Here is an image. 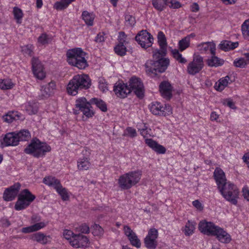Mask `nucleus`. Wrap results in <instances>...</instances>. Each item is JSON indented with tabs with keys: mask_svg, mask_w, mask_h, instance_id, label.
<instances>
[{
	"mask_svg": "<svg viewBox=\"0 0 249 249\" xmlns=\"http://www.w3.org/2000/svg\"><path fill=\"white\" fill-rule=\"evenodd\" d=\"M166 54H162L160 51L155 49L153 52V57L155 60H149L145 64V71L148 75L153 77L157 72L162 73L165 71L170 64L169 59L163 57Z\"/></svg>",
	"mask_w": 249,
	"mask_h": 249,
	"instance_id": "1",
	"label": "nucleus"
},
{
	"mask_svg": "<svg viewBox=\"0 0 249 249\" xmlns=\"http://www.w3.org/2000/svg\"><path fill=\"white\" fill-rule=\"evenodd\" d=\"M91 86V80L87 74H77L69 82L66 90L71 95L75 96L78 92V90L87 89Z\"/></svg>",
	"mask_w": 249,
	"mask_h": 249,
	"instance_id": "2",
	"label": "nucleus"
},
{
	"mask_svg": "<svg viewBox=\"0 0 249 249\" xmlns=\"http://www.w3.org/2000/svg\"><path fill=\"white\" fill-rule=\"evenodd\" d=\"M86 55L80 48L70 49L66 53L67 61L70 65L83 70L88 66Z\"/></svg>",
	"mask_w": 249,
	"mask_h": 249,
	"instance_id": "3",
	"label": "nucleus"
},
{
	"mask_svg": "<svg viewBox=\"0 0 249 249\" xmlns=\"http://www.w3.org/2000/svg\"><path fill=\"white\" fill-rule=\"evenodd\" d=\"M51 151V146L46 142L36 138L33 139L24 149V152L37 158H43Z\"/></svg>",
	"mask_w": 249,
	"mask_h": 249,
	"instance_id": "4",
	"label": "nucleus"
},
{
	"mask_svg": "<svg viewBox=\"0 0 249 249\" xmlns=\"http://www.w3.org/2000/svg\"><path fill=\"white\" fill-rule=\"evenodd\" d=\"M137 128L141 135L145 139V142L150 148L159 154H164L166 151V149L162 145L160 144L156 141L149 137L153 136L151 134V130L148 128L144 123L137 124Z\"/></svg>",
	"mask_w": 249,
	"mask_h": 249,
	"instance_id": "5",
	"label": "nucleus"
},
{
	"mask_svg": "<svg viewBox=\"0 0 249 249\" xmlns=\"http://www.w3.org/2000/svg\"><path fill=\"white\" fill-rule=\"evenodd\" d=\"M142 176V171L140 170L131 171L125 173L119 178V187L123 189H129L140 182Z\"/></svg>",
	"mask_w": 249,
	"mask_h": 249,
	"instance_id": "6",
	"label": "nucleus"
},
{
	"mask_svg": "<svg viewBox=\"0 0 249 249\" xmlns=\"http://www.w3.org/2000/svg\"><path fill=\"white\" fill-rule=\"evenodd\" d=\"M223 197L231 204L236 205L239 197V190L234 184L230 182L219 189Z\"/></svg>",
	"mask_w": 249,
	"mask_h": 249,
	"instance_id": "7",
	"label": "nucleus"
},
{
	"mask_svg": "<svg viewBox=\"0 0 249 249\" xmlns=\"http://www.w3.org/2000/svg\"><path fill=\"white\" fill-rule=\"evenodd\" d=\"M36 196L29 190L24 189L18 194V198L15 205L17 211H20L27 208L35 199Z\"/></svg>",
	"mask_w": 249,
	"mask_h": 249,
	"instance_id": "8",
	"label": "nucleus"
},
{
	"mask_svg": "<svg viewBox=\"0 0 249 249\" xmlns=\"http://www.w3.org/2000/svg\"><path fill=\"white\" fill-rule=\"evenodd\" d=\"M150 112L155 115L166 117L173 113L172 107L167 104L153 102L149 105Z\"/></svg>",
	"mask_w": 249,
	"mask_h": 249,
	"instance_id": "9",
	"label": "nucleus"
},
{
	"mask_svg": "<svg viewBox=\"0 0 249 249\" xmlns=\"http://www.w3.org/2000/svg\"><path fill=\"white\" fill-rule=\"evenodd\" d=\"M204 67L203 57L195 53L193 56V60L189 62L187 67V72L192 75L199 73Z\"/></svg>",
	"mask_w": 249,
	"mask_h": 249,
	"instance_id": "10",
	"label": "nucleus"
},
{
	"mask_svg": "<svg viewBox=\"0 0 249 249\" xmlns=\"http://www.w3.org/2000/svg\"><path fill=\"white\" fill-rule=\"evenodd\" d=\"M136 41L144 49L152 46L154 39L152 36L146 30L140 31L135 37Z\"/></svg>",
	"mask_w": 249,
	"mask_h": 249,
	"instance_id": "11",
	"label": "nucleus"
},
{
	"mask_svg": "<svg viewBox=\"0 0 249 249\" xmlns=\"http://www.w3.org/2000/svg\"><path fill=\"white\" fill-rule=\"evenodd\" d=\"M218 226L206 220L200 221L198 225L199 231L204 235L213 236Z\"/></svg>",
	"mask_w": 249,
	"mask_h": 249,
	"instance_id": "12",
	"label": "nucleus"
},
{
	"mask_svg": "<svg viewBox=\"0 0 249 249\" xmlns=\"http://www.w3.org/2000/svg\"><path fill=\"white\" fill-rule=\"evenodd\" d=\"M158 231L155 228L150 229L144 239V244L148 249H156L158 245Z\"/></svg>",
	"mask_w": 249,
	"mask_h": 249,
	"instance_id": "13",
	"label": "nucleus"
},
{
	"mask_svg": "<svg viewBox=\"0 0 249 249\" xmlns=\"http://www.w3.org/2000/svg\"><path fill=\"white\" fill-rule=\"evenodd\" d=\"M118 43L114 47L116 53L120 56H124L126 52L127 44L128 40L124 32H120L118 37Z\"/></svg>",
	"mask_w": 249,
	"mask_h": 249,
	"instance_id": "14",
	"label": "nucleus"
},
{
	"mask_svg": "<svg viewBox=\"0 0 249 249\" xmlns=\"http://www.w3.org/2000/svg\"><path fill=\"white\" fill-rule=\"evenodd\" d=\"M18 144L15 132H9L0 136V147L16 146Z\"/></svg>",
	"mask_w": 249,
	"mask_h": 249,
	"instance_id": "15",
	"label": "nucleus"
},
{
	"mask_svg": "<svg viewBox=\"0 0 249 249\" xmlns=\"http://www.w3.org/2000/svg\"><path fill=\"white\" fill-rule=\"evenodd\" d=\"M129 88L136 95L141 98L143 96L144 87L141 79L136 77H131L129 81Z\"/></svg>",
	"mask_w": 249,
	"mask_h": 249,
	"instance_id": "16",
	"label": "nucleus"
},
{
	"mask_svg": "<svg viewBox=\"0 0 249 249\" xmlns=\"http://www.w3.org/2000/svg\"><path fill=\"white\" fill-rule=\"evenodd\" d=\"M123 231L130 244L137 249L140 248L142 245L141 242L136 233L129 226L126 225L124 226Z\"/></svg>",
	"mask_w": 249,
	"mask_h": 249,
	"instance_id": "17",
	"label": "nucleus"
},
{
	"mask_svg": "<svg viewBox=\"0 0 249 249\" xmlns=\"http://www.w3.org/2000/svg\"><path fill=\"white\" fill-rule=\"evenodd\" d=\"M70 245L74 248L85 249L89 246V241L86 236L78 234L70 241Z\"/></svg>",
	"mask_w": 249,
	"mask_h": 249,
	"instance_id": "18",
	"label": "nucleus"
},
{
	"mask_svg": "<svg viewBox=\"0 0 249 249\" xmlns=\"http://www.w3.org/2000/svg\"><path fill=\"white\" fill-rule=\"evenodd\" d=\"M32 70L35 76L38 79H43L46 76V72L42 64L36 58L32 60Z\"/></svg>",
	"mask_w": 249,
	"mask_h": 249,
	"instance_id": "19",
	"label": "nucleus"
},
{
	"mask_svg": "<svg viewBox=\"0 0 249 249\" xmlns=\"http://www.w3.org/2000/svg\"><path fill=\"white\" fill-rule=\"evenodd\" d=\"M196 49L202 54L210 52L212 54H215L216 45L213 41L201 42L196 45Z\"/></svg>",
	"mask_w": 249,
	"mask_h": 249,
	"instance_id": "20",
	"label": "nucleus"
},
{
	"mask_svg": "<svg viewBox=\"0 0 249 249\" xmlns=\"http://www.w3.org/2000/svg\"><path fill=\"white\" fill-rule=\"evenodd\" d=\"M113 90L116 96L120 98H125L131 92L127 84L121 82L115 84Z\"/></svg>",
	"mask_w": 249,
	"mask_h": 249,
	"instance_id": "21",
	"label": "nucleus"
},
{
	"mask_svg": "<svg viewBox=\"0 0 249 249\" xmlns=\"http://www.w3.org/2000/svg\"><path fill=\"white\" fill-rule=\"evenodd\" d=\"M55 89V84L53 82H51L48 84L41 86L38 98L40 100L48 98L53 93Z\"/></svg>",
	"mask_w": 249,
	"mask_h": 249,
	"instance_id": "22",
	"label": "nucleus"
},
{
	"mask_svg": "<svg viewBox=\"0 0 249 249\" xmlns=\"http://www.w3.org/2000/svg\"><path fill=\"white\" fill-rule=\"evenodd\" d=\"M213 237L222 243L228 244L231 241V235L224 228L219 226Z\"/></svg>",
	"mask_w": 249,
	"mask_h": 249,
	"instance_id": "23",
	"label": "nucleus"
},
{
	"mask_svg": "<svg viewBox=\"0 0 249 249\" xmlns=\"http://www.w3.org/2000/svg\"><path fill=\"white\" fill-rule=\"evenodd\" d=\"M20 186L19 183H16L7 189L3 194V197L4 199L8 201L13 200L18 195Z\"/></svg>",
	"mask_w": 249,
	"mask_h": 249,
	"instance_id": "24",
	"label": "nucleus"
},
{
	"mask_svg": "<svg viewBox=\"0 0 249 249\" xmlns=\"http://www.w3.org/2000/svg\"><path fill=\"white\" fill-rule=\"evenodd\" d=\"M160 92L164 98L169 99L172 96L173 88L171 84L168 81H163L159 86Z\"/></svg>",
	"mask_w": 249,
	"mask_h": 249,
	"instance_id": "25",
	"label": "nucleus"
},
{
	"mask_svg": "<svg viewBox=\"0 0 249 249\" xmlns=\"http://www.w3.org/2000/svg\"><path fill=\"white\" fill-rule=\"evenodd\" d=\"M214 178L218 189L228 184L225 174L220 168H216L213 173Z\"/></svg>",
	"mask_w": 249,
	"mask_h": 249,
	"instance_id": "26",
	"label": "nucleus"
},
{
	"mask_svg": "<svg viewBox=\"0 0 249 249\" xmlns=\"http://www.w3.org/2000/svg\"><path fill=\"white\" fill-rule=\"evenodd\" d=\"M231 83V77L226 76L219 79L214 85V89L218 91H223Z\"/></svg>",
	"mask_w": 249,
	"mask_h": 249,
	"instance_id": "27",
	"label": "nucleus"
},
{
	"mask_svg": "<svg viewBox=\"0 0 249 249\" xmlns=\"http://www.w3.org/2000/svg\"><path fill=\"white\" fill-rule=\"evenodd\" d=\"M158 43L160 47V52L162 54H166L167 42L166 37L164 33L159 31L157 35Z\"/></svg>",
	"mask_w": 249,
	"mask_h": 249,
	"instance_id": "28",
	"label": "nucleus"
},
{
	"mask_svg": "<svg viewBox=\"0 0 249 249\" xmlns=\"http://www.w3.org/2000/svg\"><path fill=\"white\" fill-rule=\"evenodd\" d=\"M22 108L28 114H35L38 111V104L33 101H28L23 105Z\"/></svg>",
	"mask_w": 249,
	"mask_h": 249,
	"instance_id": "29",
	"label": "nucleus"
},
{
	"mask_svg": "<svg viewBox=\"0 0 249 249\" xmlns=\"http://www.w3.org/2000/svg\"><path fill=\"white\" fill-rule=\"evenodd\" d=\"M249 64V53H245L241 57L236 58L233 61V65L237 68H245Z\"/></svg>",
	"mask_w": 249,
	"mask_h": 249,
	"instance_id": "30",
	"label": "nucleus"
},
{
	"mask_svg": "<svg viewBox=\"0 0 249 249\" xmlns=\"http://www.w3.org/2000/svg\"><path fill=\"white\" fill-rule=\"evenodd\" d=\"M16 86L15 81L8 77L0 79V89L2 90H10Z\"/></svg>",
	"mask_w": 249,
	"mask_h": 249,
	"instance_id": "31",
	"label": "nucleus"
},
{
	"mask_svg": "<svg viewBox=\"0 0 249 249\" xmlns=\"http://www.w3.org/2000/svg\"><path fill=\"white\" fill-rule=\"evenodd\" d=\"M195 36L196 35L194 33H192L179 40L178 43L179 50L182 52L188 48L190 46L191 39L194 38Z\"/></svg>",
	"mask_w": 249,
	"mask_h": 249,
	"instance_id": "32",
	"label": "nucleus"
},
{
	"mask_svg": "<svg viewBox=\"0 0 249 249\" xmlns=\"http://www.w3.org/2000/svg\"><path fill=\"white\" fill-rule=\"evenodd\" d=\"M47 223L45 222H40L36 223L32 226L23 228L21 232L24 233H28L38 231L44 228Z\"/></svg>",
	"mask_w": 249,
	"mask_h": 249,
	"instance_id": "33",
	"label": "nucleus"
},
{
	"mask_svg": "<svg viewBox=\"0 0 249 249\" xmlns=\"http://www.w3.org/2000/svg\"><path fill=\"white\" fill-rule=\"evenodd\" d=\"M91 166L89 159L86 157H79L77 161V169L80 171L89 170Z\"/></svg>",
	"mask_w": 249,
	"mask_h": 249,
	"instance_id": "34",
	"label": "nucleus"
},
{
	"mask_svg": "<svg viewBox=\"0 0 249 249\" xmlns=\"http://www.w3.org/2000/svg\"><path fill=\"white\" fill-rule=\"evenodd\" d=\"M196 227V222L189 220L186 223L184 227L182 228V231L186 236H190L194 233Z\"/></svg>",
	"mask_w": 249,
	"mask_h": 249,
	"instance_id": "35",
	"label": "nucleus"
},
{
	"mask_svg": "<svg viewBox=\"0 0 249 249\" xmlns=\"http://www.w3.org/2000/svg\"><path fill=\"white\" fill-rule=\"evenodd\" d=\"M21 113L18 111H10L3 116V119L4 122L8 123H12L14 120L22 119Z\"/></svg>",
	"mask_w": 249,
	"mask_h": 249,
	"instance_id": "36",
	"label": "nucleus"
},
{
	"mask_svg": "<svg viewBox=\"0 0 249 249\" xmlns=\"http://www.w3.org/2000/svg\"><path fill=\"white\" fill-rule=\"evenodd\" d=\"M81 17L87 26H92L93 25L95 15L93 12L84 11L82 12Z\"/></svg>",
	"mask_w": 249,
	"mask_h": 249,
	"instance_id": "37",
	"label": "nucleus"
},
{
	"mask_svg": "<svg viewBox=\"0 0 249 249\" xmlns=\"http://www.w3.org/2000/svg\"><path fill=\"white\" fill-rule=\"evenodd\" d=\"M31 239L33 241H36L42 244H46L51 240V238L49 236H46L41 232H37L33 234L31 236Z\"/></svg>",
	"mask_w": 249,
	"mask_h": 249,
	"instance_id": "38",
	"label": "nucleus"
},
{
	"mask_svg": "<svg viewBox=\"0 0 249 249\" xmlns=\"http://www.w3.org/2000/svg\"><path fill=\"white\" fill-rule=\"evenodd\" d=\"M239 45L238 42H232L229 40H223L221 42L219 48L225 51H228L236 48Z\"/></svg>",
	"mask_w": 249,
	"mask_h": 249,
	"instance_id": "39",
	"label": "nucleus"
},
{
	"mask_svg": "<svg viewBox=\"0 0 249 249\" xmlns=\"http://www.w3.org/2000/svg\"><path fill=\"white\" fill-rule=\"evenodd\" d=\"M43 182L46 185L53 188L55 190L57 189L61 185L58 179L52 176L44 178Z\"/></svg>",
	"mask_w": 249,
	"mask_h": 249,
	"instance_id": "40",
	"label": "nucleus"
},
{
	"mask_svg": "<svg viewBox=\"0 0 249 249\" xmlns=\"http://www.w3.org/2000/svg\"><path fill=\"white\" fill-rule=\"evenodd\" d=\"M18 143L21 141H26L31 138V134L27 129H22L19 131H15Z\"/></svg>",
	"mask_w": 249,
	"mask_h": 249,
	"instance_id": "41",
	"label": "nucleus"
},
{
	"mask_svg": "<svg viewBox=\"0 0 249 249\" xmlns=\"http://www.w3.org/2000/svg\"><path fill=\"white\" fill-rule=\"evenodd\" d=\"M211 57L207 60V64L210 67H218L221 66L224 64V61L214 55L212 54Z\"/></svg>",
	"mask_w": 249,
	"mask_h": 249,
	"instance_id": "42",
	"label": "nucleus"
},
{
	"mask_svg": "<svg viewBox=\"0 0 249 249\" xmlns=\"http://www.w3.org/2000/svg\"><path fill=\"white\" fill-rule=\"evenodd\" d=\"M90 104L87 100L84 97L78 98L75 101V107L79 109V110H82L84 108Z\"/></svg>",
	"mask_w": 249,
	"mask_h": 249,
	"instance_id": "43",
	"label": "nucleus"
},
{
	"mask_svg": "<svg viewBox=\"0 0 249 249\" xmlns=\"http://www.w3.org/2000/svg\"><path fill=\"white\" fill-rule=\"evenodd\" d=\"M153 7L158 11H161L167 6L168 2L166 0H152Z\"/></svg>",
	"mask_w": 249,
	"mask_h": 249,
	"instance_id": "44",
	"label": "nucleus"
},
{
	"mask_svg": "<svg viewBox=\"0 0 249 249\" xmlns=\"http://www.w3.org/2000/svg\"><path fill=\"white\" fill-rule=\"evenodd\" d=\"M13 13L16 22L18 24L21 23L23 17L22 10L17 7H15L13 8Z\"/></svg>",
	"mask_w": 249,
	"mask_h": 249,
	"instance_id": "45",
	"label": "nucleus"
},
{
	"mask_svg": "<svg viewBox=\"0 0 249 249\" xmlns=\"http://www.w3.org/2000/svg\"><path fill=\"white\" fill-rule=\"evenodd\" d=\"M241 31L244 38L249 41V18L243 23Z\"/></svg>",
	"mask_w": 249,
	"mask_h": 249,
	"instance_id": "46",
	"label": "nucleus"
},
{
	"mask_svg": "<svg viewBox=\"0 0 249 249\" xmlns=\"http://www.w3.org/2000/svg\"><path fill=\"white\" fill-rule=\"evenodd\" d=\"M91 232L94 236L101 237L104 234L103 229L98 224H94L91 227Z\"/></svg>",
	"mask_w": 249,
	"mask_h": 249,
	"instance_id": "47",
	"label": "nucleus"
},
{
	"mask_svg": "<svg viewBox=\"0 0 249 249\" xmlns=\"http://www.w3.org/2000/svg\"><path fill=\"white\" fill-rule=\"evenodd\" d=\"M99 89L102 92H105L108 90V83L103 77H99L98 80Z\"/></svg>",
	"mask_w": 249,
	"mask_h": 249,
	"instance_id": "48",
	"label": "nucleus"
},
{
	"mask_svg": "<svg viewBox=\"0 0 249 249\" xmlns=\"http://www.w3.org/2000/svg\"><path fill=\"white\" fill-rule=\"evenodd\" d=\"M171 53L173 57L178 62L182 64H185L187 62V60L182 56V54L179 53L178 50L173 49L171 51Z\"/></svg>",
	"mask_w": 249,
	"mask_h": 249,
	"instance_id": "49",
	"label": "nucleus"
},
{
	"mask_svg": "<svg viewBox=\"0 0 249 249\" xmlns=\"http://www.w3.org/2000/svg\"><path fill=\"white\" fill-rule=\"evenodd\" d=\"M92 103L95 104L102 111L105 112L107 110V107L106 103L101 99L93 98L91 100Z\"/></svg>",
	"mask_w": 249,
	"mask_h": 249,
	"instance_id": "50",
	"label": "nucleus"
},
{
	"mask_svg": "<svg viewBox=\"0 0 249 249\" xmlns=\"http://www.w3.org/2000/svg\"><path fill=\"white\" fill-rule=\"evenodd\" d=\"M56 191L59 194V195L61 196V198L64 200H67L69 198V194L67 191V190L63 188L62 185H61L57 189H56Z\"/></svg>",
	"mask_w": 249,
	"mask_h": 249,
	"instance_id": "51",
	"label": "nucleus"
},
{
	"mask_svg": "<svg viewBox=\"0 0 249 249\" xmlns=\"http://www.w3.org/2000/svg\"><path fill=\"white\" fill-rule=\"evenodd\" d=\"M81 111L87 118H91L94 115V112L90 104H89V106H87L86 107L83 109L82 110H81Z\"/></svg>",
	"mask_w": 249,
	"mask_h": 249,
	"instance_id": "52",
	"label": "nucleus"
},
{
	"mask_svg": "<svg viewBox=\"0 0 249 249\" xmlns=\"http://www.w3.org/2000/svg\"><path fill=\"white\" fill-rule=\"evenodd\" d=\"M51 41V38L45 34H42L38 38V43L41 45L47 44Z\"/></svg>",
	"mask_w": 249,
	"mask_h": 249,
	"instance_id": "53",
	"label": "nucleus"
},
{
	"mask_svg": "<svg viewBox=\"0 0 249 249\" xmlns=\"http://www.w3.org/2000/svg\"><path fill=\"white\" fill-rule=\"evenodd\" d=\"M123 136L133 138L137 136V132L135 129L131 127H127L124 131Z\"/></svg>",
	"mask_w": 249,
	"mask_h": 249,
	"instance_id": "54",
	"label": "nucleus"
},
{
	"mask_svg": "<svg viewBox=\"0 0 249 249\" xmlns=\"http://www.w3.org/2000/svg\"><path fill=\"white\" fill-rule=\"evenodd\" d=\"M34 47L32 45H28L21 47V52L23 55L31 56L33 53Z\"/></svg>",
	"mask_w": 249,
	"mask_h": 249,
	"instance_id": "55",
	"label": "nucleus"
},
{
	"mask_svg": "<svg viewBox=\"0 0 249 249\" xmlns=\"http://www.w3.org/2000/svg\"><path fill=\"white\" fill-rule=\"evenodd\" d=\"M76 235V234H74L73 232L70 230L65 229L63 232V237L69 241L70 244V241L72 240L74 238V236Z\"/></svg>",
	"mask_w": 249,
	"mask_h": 249,
	"instance_id": "56",
	"label": "nucleus"
},
{
	"mask_svg": "<svg viewBox=\"0 0 249 249\" xmlns=\"http://www.w3.org/2000/svg\"><path fill=\"white\" fill-rule=\"evenodd\" d=\"M168 2L167 6L173 9H178L182 6L180 3L176 0H166Z\"/></svg>",
	"mask_w": 249,
	"mask_h": 249,
	"instance_id": "57",
	"label": "nucleus"
},
{
	"mask_svg": "<svg viewBox=\"0 0 249 249\" xmlns=\"http://www.w3.org/2000/svg\"><path fill=\"white\" fill-rule=\"evenodd\" d=\"M222 104L223 105L228 106L231 109H234L236 108V106L235 105L234 102L231 98L224 99L222 101Z\"/></svg>",
	"mask_w": 249,
	"mask_h": 249,
	"instance_id": "58",
	"label": "nucleus"
},
{
	"mask_svg": "<svg viewBox=\"0 0 249 249\" xmlns=\"http://www.w3.org/2000/svg\"><path fill=\"white\" fill-rule=\"evenodd\" d=\"M125 20L127 25L130 26H133L135 23V18L130 15H125Z\"/></svg>",
	"mask_w": 249,
	"mask_h": 249,
	"instance_id": "59",
	"label": "nucleus"
},
{
	"mask_svg": "<svg viewBox=\"0 0 249 249\" xmlns=\"http://www.w3.org/2000/svg\"><path fill=\"white\" fill-rule=\"evenodd\" d=\"M242 193L244 199L249 201V186H244L242 189Z\"/></svg>",
	"mask_w": 249,
	"mask_h": 249,
	"instance_id": "60",
	"label": "nucleus"
},
{
	"mask_svg": "<svg viewBox=\"0 0 249 249\" xmlns=\"http://www.w3.org/2000/svg\"><path fill=\"white\" fill-rule=\"evenodd\" d=\"M192 204L198 211H201L203 209V206L202 203L198 200L193 201Z\"/></svg>",
	"mask_w": 249,
	"mask_h": 249,
	"instance_id": "61",
	"label": "nucleus"
},
{
	"mask_svg": "<svg viewBox=\"0 0 249 249\" xmlns=\"http://www.w3.org/2000/svg\"><path fill=\"white\" fill-rule=\"evenodd\" d=\"M79 231L83 233H88L89 232V228L86 224H83L79 227Z\"/></svg>",
	"mask_w": 249,
	"mask_h": 249,
	"instance_id": "62",
	"label": "nucleus"
},
{
	"mask_svg": "<svg viewBox=\"0 0 249 249\" xmlns=\"http://www.w3.org/2000/svg\"><path fill=\"white\" fill-rule=\"evenodd\" d=\"M90 150L88 147H84L83 148L81 151V154L82 156L81 157H86L89 158V156L90 154Z\"/></svg>",
	"mask_w": 249,
	"mask_h": 249,
	"instance_id": "63",
	"label": "nucleus"
},
{
	"mask_svg": "<svg viewBox=\"0 0 249 249\" xmlns=\"http://www.w3.org/2000/svg\"><path fill=\"white\" fill-rule=\"evenodd\" d=\"M96 42L101 43L105 40L104 35L103 33L98 34L95 39Z\"/></svg>",
	"mask_w": 249,
	"mask_h": 249,
	"instance_id": "64",
	"label": "nucleus"
}]
</instances>
